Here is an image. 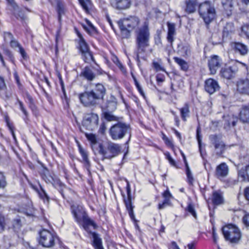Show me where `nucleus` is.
Returning <instances> with one entry per match:
<instances>
[{
  "instance_id": "nucleus-1",
  "label": "nucleus",
  "mask_w": 249,
  "mask_h": 249,
  "mask_svg": "<svg viewBox=\"0 0 249 249\" xmlns=\"http://www.w3.org/2000/svg\"><path fill=\"white\" fill-rule=\"evenodd\" d=\"M137 57H139V54L145 51V49L149 46L150 37L149 22L145 20L142 23L135 32Z\"/></svg>"
},
{
  "instance_id": "nucleus-2",
  "label": "nucleus",
  "mask_w": 249,
  "mask_h": 249,
  "mask_svg": "<svg viewBox=\"0 0 249 249\" xmlns=\"http://www.w3.org/2000/svg\"><path fill=\"white\" fill-rule=\"evenodd\" d=\"M121 31V35L123 38H128L131 36L132 31L139 28L141 25V20L139 17L130 16L123 18L118 21Z\"/></svg>"
},
{
  "instance_id": "nucleus-3",
  "label": "nucleus",
  "mask_w": 249,
  "mask_h": 249,
  "mask_svg": "<svg viewBox=\"0 0 249 249\" xmlns=\"http://www.w3.org/2000/svg\"><path fill=\"white\" fill-rule=\"evenodd\" d=\"M130 130V125L119 122L112 126L109 129V134L114 140L123 138Z\"/></svg>"
},
{
  "instance_id": "nucleus-4",
  "label": "nucleus",
  "mask_w": 249,
  "mask_h": 249,
  "mask_svg": "<svg viewBox=\"0 0 249 249\" xmlns=\"http://www.w3.org/2000/svg\"><path fill=\"white\" fill-rule=\"evenodd\" d=\"M209 139L213 147V154L218 157H223L228 146L222 140L221 137L211 135L209 136Z\"/></svg>"
},
{
  "instance_id": "nucleus-5",
  "label": "nucleus",
  "mask_w": 249,
  "mask_h": 249,
  "mask_svg": "<svg viewBox=\"0 0 249 249\" xmlns=\"http://www.w3.org/2000/svg\"><path fill=\"white\" fill-rule=\"evenodd\" d=\"M199 13L205 22L208 24L215 18V9L209 2L205 1L199 5Z\"/></svg>"
},
{
  "instance_id": "nucleus-6",
  "label": "nucleus",
  "mask_w": 249,
  "mask_h": 249,
  "mask_svg": "<svg viewBox=\"0 0 249 249\" xmlns=\"http://www.w3.org/2000/svg\"><path fill=\"white\" fill-rule=\"evenodd\" d=\"M223 233L226 240L231 243H237L241 237L239 229L234 225L229 224L223 228Z\"/></svg>"
},
{
  "instance_id": "nucleus-7",
  "label": "nucleus",
  "mask_w": 249,
  "mask_h": 249,
  "mask_svg": "<svg viewBox=\"0 0 249 249\" xmlns=\"http://www.w3.org/2000/svg\"><path fill=\"white\" fill-rule=\"evenodd\" d=\"M39 243L45 248H51L54 245L55 236L50 231L43 230L40 233Z\"/></svg>"
},
{
  "instance_id": "nucleus-8",
  "label": "nucleus",
  "mask_w": 249,
  "mask_h": 249,
  "mask_svg": "<svg viewBox=\"0 0 249 249\" xmlns=\"http://www.w3.org/2000/svg\"><path fill=\"white\" fill-rule=\"evenodd\" d=\"M79 98L81 103L86 107L93 106L97 104L98 100L94 92L91 90L80 94Z\"/></svg>"
},
{
  "instance_id": "nucleus-9",
  "label": "nucleus",
  "mask_w": 249,
  "mask_h": 249,
  "mask_svg": "<svg viewBox=\"0 0 249 249\" xmlns=\"http://www.w3.org/2000/svg\"><path fill=\"white\" fill-rule=\"evenodd\" d=\"M99 118L97 114L90 113L87 114L83 121V126L87 129L93 130L98 125Z\"/></svg>"
},
{
  "instance_id": "nucleus-10",
  "label": "nucleus",
  "mask_w": 249,
  "mask_h": 249,
  "mask_svg": "<svg viewBox=\"0 0 249 249\" xmlns=\"http://www.w3.org/2000/svg\"><path fill=\"white\" fill-rule=\"evenodd\" d=\"M78 36L80 37L79 48L83 55V59L86 62H89L93 60V56L84 39L80 34H78Z\"/></svg>"
},
{
  "instance_id": "nucleus-11",
  "label": "nucleus",
  "mask_w": 249,
  "mask_h": 249,
  "mask_svg": "<svg viewBox=\"0 0 249 249\" xmlns=\"http://www.w3.org/2000/svg\"><path fill=\"white\" fill-rule=\"evenodd\" d=\"M237 91L240 94L249 95V79L242 78L236 84Z\"/></svg>"
},
{
  "instance_id": "nucleus-12",
  "label": "nucleus",
  "mask_w": 249,
  "mask_h": 249,
  "mask_svg": "<svg viewBox=\"0 0 249 249\" xmlns=\"http://www.w3.org/2000/svg\"><path fill=\"white\" fill-rule=\"evenodd\" d=\"M218 82L212 78L206 80L205 82V89L210 94H212L219 89Z\"/></svg>"
},
{
  "instance_id": "nucleus-13",
  "label": "nucleus",
  "mask_w": 249,
  "mask_h": 249,
  "mask_svg": "<svg viewBox=\"0 0 249 249\" xmlns=\"http://www.w3.org/2000/svg\"><path fill=\"white\" fill-rule=\"evenodd\" d=\"M220 67V60L217 55H213L209 61V67L212 74L216 73L217 70Z\"/></svg>"
},
{
  "instance_id": "nucleus-14",
  "label": "nucleus",
  "mask_w": 249,
  "mask_h": 249,
  "mask_svg": "<svg viewBox=\"0 0 249 249\" xmlns=\"http://www.w3.org/2000/svg\"><path fill=\"white\" fill-rule=\"evenodd\" d=\"M121 146L119 144L110 143L107 146V150L110 153L107 156L108 159H111L116 156L121 151Z\"/></svg>"
},
{
  "instance_id": "nucleus-15",
  "label": "nucleus",
  "mask_w": 249,
  "mask_h": 249,
  "mask_svg": "<svg viewBox=\"0 0 249 249\" xmlns=\"http://www.w3.org/2000/svg\"><path fill=\"white\" fill-rule=\"evenodd\" d=\"M229 172V168L227 164L223 162L216 167L215 174L218 178L226 177Z\"/></svg>"
},
{
  "instance_id": "nucleus-16",
  "label": "nucleus",
  "mask_w": 249,
  "mask_h": 249,
  "mask_svg": "<svg viewBox=\"0 0 249 249\" xmlns=\"http://www.w3.org/2000/svg\"><path fill=\"white\" fill-rule=\"evenodd\" d=\"M168 34L167 39L168 41L171 44L174 41V37L176 34V25L175 23L167 22Z\"/></svg>"
},
{
  "instance_id": "nucleus-17",
  "label": "nucleus",
  "mask_w": 249,
  "mask_h": 249,
  "mask_svg": "<svg viewBox=\"0 0 249 249\" xmlns=\"http://www.w3.org/2000/svg\"><path fill=\"white\" fill-rule=\"evenodd\" d=\"M113 4L116 9L123 10L128 8L131 2L130 0H115Z\"/></svg>"
},
{
  "instance_id": "nucleus-18",
  "label": "nucleus",
  "mask_w": 249,
  "mask_h": 249,
  "mask_svg": "<svg viewBox=\"0 0 249 249\" xmlns=\"http://www.w3.org/2000/svg\"><path fill=\"white\" fill-rule=\"evenodd\" d=\"M91 91L94 92L98 100L103 99L106 93V89L104 86L101 84H97L96 85L95 89Z\"/></svg>"
},
{
  "instance_id": "nucleus-19",
  "label": "nucleus",
  "mask_w": 249,
  "mask_h": 249,
  "mask_svg": "<svg viewBox=\"0 0 249 249\" xmlns=\"http://www.w3.org/2000/svg\"><path fill=\"white\" fill-rule=\"evenodd\" d=\"M238 177L242 181L249 182V165L242 168L238 171Z\"/></svg>"
},
{
  "instance_id": "nucleus-20",
  "label": "nucleus",
  "mask_w": 249,
  "mask_h": 249,
  "mask_svg": "<svg viewBox=\"0 0 249 249\" xmlns=\"http://www.w3.org/2000/svg\"><path fill=\"white\" fill-rule=\"evenodd\" d=\"M222 4L225 14L228 16H230L233 9V0H222Z\"/></svg>"
},
{
  "instance_id": "nucleus-21",
  "label": "nucleus",
  "mask_w": 249,
  "mask_h": 249,
  "mask_svg": "<svg viewBox=\"0 0 249 249\" xmlns=\"http://www.w3.org/2000/svg\"><path fill=\"white\" fill-rule=\"evenodd\" d=\"M232 47L236 52L239 53L241 55L246 54L248 51L247 46L240 42L233 43Z\"/></svg>"
},
{
  "instance_id": "nucleus-22",
  "label": "nucleus",
  "mask_w": 249,
  "mask_h": 249,
  "mask_svg": "<svg viewBox=\"0 0 249 249\" xmlns=\"http://www.w3.org/2000/svg\"><path fill=\"white\" fill-rule=\"evenodd\" d=\"M93 241V245L95 249H104L102 244L101 238L99 235L95 232H91Z\"/></svg>"
},
{
  "instance_id": "nucleus-23",
  "label": "nucleus",
  "mask_w": 249,
  "mask_h": 249,
  "mask_svg": "<svg viewBox=\"0 0 249 249\" xmlns=\"http://www.w3.org/2000/svg\"><path fill=\"white\" fill-rule=\"evenodd\" d=\"M79 152L82 157L85 166L89 170L90 167V162L88 159V155L86 150L83 149L80 145L78 146Z\"/></svg>"
},
{
  "instance_id": "nucleus-24",
  "label": "nucleus",
  "mask_w": 249,
  "mask_h": 249,
  "mask_svg": "<svg viewBox=\"0 0 249 249\" xmlns=\"http://www.w3.org/2000/svg\"><path fill=\"white\" fill-rule=\"evenodd\" d=\"M72 213L74 216V217L76 221L79 224H81L82 220L86 216V213L84 211L78 209H76V210H73L72 211Z\"/></svg>"
},
{
  "instance_id": "nucleus-25",
  "label": "nucleus",
  "mask_w": 249,
  "mask_h": 249,
  "mask_svg": "<svg viewBox=\"0 0 249 249\" xmlns=\"http://www.w3.org/2000/svg\"><path fill=\"white\" fill-rule=\"evenodd\" d=\"M200 2L199 0H188L186 1V10L189 13H193L196 10L197 4Z\"/></svg>"
},
{
  "instance_id": "nucleus-26",
  "label": "nucleus",
  "mask_w": 249,
  "mask_h": 249,
  "mask_svg": "<svg viewBox=\"0 0 249 249\" xmlns=\"http://www.w3.org/2000/svg\"><path fill=\"white\" fill-rule=\"evenodd\" d=\"M240 119L243 123L249 122V108L245 107L240 111Z\"/></svg>"
},
{
  "instance_id": "nucleus-27",
  "label": "nucleus",
  "mask_w": 249,
  "mask_h": 249,
  "mask_svg": "<svg viewBox=\"0 0 249 249\" xmlns=\"http://www.w3.org/2000/svg\"><path fill=\"white\" fill-rule=\"evenodd\" d=\"M42 178L47 182L53 183L54 181L53 177L50 174L49 171L46 168H44L41 173Z\"/></svg>"
},
{
  "instance_id": "nucleus-28",
  "label": "nucleus",
  "mask_w": 249,
  "mask_h": 249,
  "mask_svg": "<svg viewBox=\"0 0 249 249\" xmlns=\"http://www.w3.org/2000/svg\"><path fill=\"white\" fill-rule=\"evenodd\" d=\"M213 202L215 205H220L223 202L222 195L220 192H214L213 194Z\"/></svg>"
},
{
  "instance_id": "nucleus-29",
  "label": "nucleus",
  "mask_w": 249,
  "mask_h": 249,
  "mask_svg": "<svg viewBox=\"0 0 249 249\" xmlns=\"http://www.w3.org/2000/svg\"><path fill=\"white\" fill-rule=\"evenodd\" d=\"M220 73L223 77L227 79H230L233 76V72L231 68H222Z\"/></svg>"
},
{
  "instance_id": "nucleus-30",
  "label": "nucleus",
  "mask_w": 249,
  "mask_h": 249,
  "mask_svg": "<svg viewBox=\"0 0 249 249\" xmlns=\"http://www.w3.org/2000/svg\"><path fill=\"white\" fill-rule=\"evenodd\" d=\"M82 75L87 80L92 81L95 78V75L92 71L88 67L84 68L82 72Z\"/></svg>"
},
{
  "instance_id": "nucleus-31",
  "label": "nucleus",
  "mask_w": 249,
  "mask_h": 249,
  "mask_svg": "<svg viewBox=\"0 0 249 249\" xmlns=\"http://www.w3.org/2000/svg\"><path fill=\"white\" fill-rule=\"evenodd\" d=\"M181 116L184 121H186V118L189 117L190 113L189 106L188 104H186L180 109Z\"/></svg>"
},
{
  "instance_id": "nucleus-32",
  "label": "nucleus",
  "mask_w": 249,
  "mask_h": 249,
  "mask_svg": "<svg viewBox=\"0 0 249 249\" xmlns=\"http://www.w3.org/2000/svg\"><path fill=\"white\" fill-rule=\"evenodd\" d=\"M174 59L175 62L180 67L182 70L186 71L188 70V65L185 61L181 58L177 57H174Z\"/></svg>"
},
{
  "instance_id": "nucleus-33",
  "label": "nucleus",
  "mask_w": 249,
  "mask_h": 249,
  "mask_svg": "<svg viewBox=\"0 0 249 249\" xmlns=\"http://www.w3.org/2000/svg\"><path fill=\"white\" fill-rule=\"evenodd\" d=\"M125 204L126 209L128 211L130 217L132 219L135 220V216L133 210V207L132 205L131 201L130 198H128L127 200H125Z\"/></svg>"
},
{
  "instance_id": "nucleus-34",
  "label": "nucleus",
  "mask_w": 249,
  "mask_h": 249,
  "mask_svg": "<svg viewBox=\"0 0 249 249\" xmlns=\"http://www.w3.org/2000/svg\"><path fill=\"white\" fill-rule=\"evenodd\" d=\"M83 225V227L85 230H87V227L88 226H94V222L91 220L86 215V216L82 220L81 224Z\"/></svg>"
},
{
  "instance_id": "nucleus-35",
  "label": "nucleus",
  "mask_w": 249,
  "mask_h": 249,
  "mask_svg": "<svg viewBox=\"0 0 249 249\" xmlns=\"http://www.w3.org/2000/svg\"><path fill=\"white\" fill-rule=\"evenodd\" d=\"M104 115L105 118L108 121H118V118L109 111L105 112Z\"/></svg>"
},
{
  "instance_id": "nucleus-36",
  "label": "nucleus",
  "mask_w": 249,
  "mask_h": 249,
  "mask_svg": "<svg viewBox=\"0 0 249 249\" xmlns=\"http://www.w3.org/2000/svg\"><path fill=\"white\" fill-rule=\"evenodd\" d=\"M186 173L188 182L190 184L192 185L194 182V178L188 165H187V167H186Z\"/></svg>"
},
{
  "instance_id": "nucleus-37",
  "label": "nucleus",
  "mask_w": 249,
  "mask_h": 249,
  "mask_svg": "<svg viewBox=\"0 0 249 249\" xmlns=\"http://www.w3.org/2000/svg\"><path fill=\"white\" fill-rule=\"evenodd\" d=\"M234 30L233 24L232 23H229L227 24L225 26L223 30L224 34L228 35L230 33H232Z\"/></svg>"
},
{
  "instance_id": "nucleus-38",
  "label": "nucleus",
  "mask_w": 249,
  "mask_h": 249,
  "mask_svg": "<svg viewBox=\"0 0 249 249\" xmlns=\"http://www.w3.org/2000/svg\"><path fill=\"white\" fill-rule=\"evenodd\" d=\"M117 102L115 101H108L107 102V105L106 106L107 109L108 111H113L116 108Z\"/></svg>"
},
{
  "instance_id": "nucleus-39",
  "label": "nucleus",
  "mask_w": 249,
  "mask_h": 249,
  "mask_svg": "<svg viewBox=\"0 0 249 249\" xmlns=\"http://www.w3.org/2000/svg\"><path fill=\"white\" fill-rule=\"evenodd\" d=\"M87 139L92 144H95L97 142V139L95 135L92 133H86Z\"/></svg>"
},
{
  "instance_id": "nucleus-40",
  "label": "nucleus",
  "mask_w": 249,
  "mask_h": 249,
  "mask_svg": "<svg viewBox=\"0 0 249 249\" xmlns=\"http://www.w3.org/2000/svg\"><path fill=\"white\" fill-rule=\"evenodd\" d=\"M201 132V129L199 126H198L196 130V138L198 143L199 145V149L200 152L201 156H202V152H201V136L200 135Z\"/></svg>"
},
{
  "instance_id": "nucleus-41",
  "label": "nucleus",
  "mask_w": 249,
  "mask_h": 249,
  "mask_svg": "<svg viewBox=\"0 0 249 249\" xmlns=\"http://www.w3.org/2000/svg\"><path fill=\"white\" fill-rule=\"evenodd\" d=\"M224 120L227 123L228 126L231 125V123L232 126H234L235 125V121L233 117L230 116L229 115L224 116Z\"/></svg>"
},
{
  "instance_id": "nucleus-42",
  "label": "nucleus",
  "mask_w": 249,
  "mask_h": 249,
  "mask_svg": "<svg viewBox=\"0 0 249 249\" xmlns=\"http://www.w3.org/2000/svg\"><path fill=\"white\" fill-rule=\"evenodd\" d=\"M18 7L16 9H14L15 10L14 12V15L17 18H20L21 20L25 19L26 17L24 14L20 11H17V10L18 9Z\"/></svg>"
},
{
  "instance_id": "nucleus-43",
  "label": "nucleus",
  "mask_w": 249,
  "mask_h": 249,
  "mask_svg": "<svg viewBox=\"0 0 249 249\" xmlns=\"http://www.w3.org/2000/svg\"><path fill=\"white\" fill-rule=\"evenodd\" d=\"M187 211L189 212L195 218H196V213L195 210L194 206L192 204H189L187 208Z\"/></svg>"
},
{
  "instance_id": "nucleus-44",
  "label": "nucleus",
  "mask_w": 249,
  "mask_h": 249,
  "mask_svg": "<svg viewBox=\"0 0 249 249\" xmlns=\"http://www.w3.org/2000/svg\"><path fill=\"white\" fill-rule=\"evenodd\" d=\"M242 34L249 38V25H244L242 27Z\"/></svg>"
},
{
  "instance_id": "nucleus-45",
  "label": "nucleus",
  "mask_w": 249,
  "mask_h": 249,
  "mask_svg": "<svg viewBox=\"0 0 249 249\" xmlns=\"http://www.w3.org/2000/svg\"><path fill=\"white\" fill-rule=\"evenodd\" d=\"M98 148H99V153L103 155V156L105 158H107V156L108 155V154L107 151H106L103 145L101 144H99L98 145Z\"/></svg>"
},
{
  "instance_id": "nucleus-46",
  "label": "nucleus",
  "mask_w": 249,
  "mask_h": 249,
  "mask_svg": "<svg viewBox=\"0 0 249 249\" xmlns=\"http://www.w3.org/2000/svg\"><path fill=\"white\" fill-rule=\"evenodd\" d=\"M6 225V220L4 216L0 215V232L3 231Z\"/></svg>"
},
{
  "instance_id": "nucleus-47",
  "label": "nucleus",
  "mask_w": 249,
  "mask_h": 249,
  "mask_svg": "<svg viewBox=\"0 0 249 249\" xmlns=\"http://www.w3.org/2000/svg\"><path fill=\"white\" fill-rule=\"evenodd\" d=\"M163 197L165 198L164 200H167L168 202H169L170 199L172 197V195L168 190H166L162 194Z\"/></svg>"
},
{
  "instance_id": "nucleus-48",
  "label": "nucleus",
  "mask_w": 249,
  "mask_h": 249,
  "mask_svg": "<svg viewBox=\"0 0 249 249\" xmlns=\"http://www.w3.org/2000/svg\"><path fill=\"white\" fill-rule=\"evenodd\" d=\"M134 82H135V84L138 90H139V92L143 97H145V95H144V92L143 91L139 82H138V81L137 80V79L135 78H134Z\"/></svg>"
},
{
  "instance_id": "nucleus-49",
  "label": "nucleus",
  "mask_w": 249,
  "mask_h": 249,
  "mask_svg": "<svg viewBox=\"0 0 249 249\" xmlns=\"http://www.w3.org/2000/svg\"><path fill=\"white\" fill-rule=\"evenodd\" d=\"M13 36L11 33H9V32L4 33V39L5 41H6V42H7L9 41H11V40H13Z\"/></svg>"
},
{
  "instance_id": "nucleus-50",
  "label": "nucleus",
  "mask_w": 249,
  "mask_h": 249,
  "mask_svg": "<svg viewBox=\"0 0 249 249\" xmlns=\"http://www.w3.org/2000/svg\"><path fill=\"white\" fill-rule=\"evenodd\" d=\"M6 185L5 178L4 175L0 173V188H3Z\"/></svg>"
},
{
  "instance_id": "nucleus-51",
  "label": "nucleus",
  "mask_w": 249,
  "mask_h": 249,
  "mask_svg": "<svg viewBox=\"0 0 249 249\" xmlns=\"http://www.w3.org/2000/svg\"><path fill=\"white\" fill-rule=\"evenodd\" d=\"M21 226V222L20 219L17 218L14 220L13 227L16 229H19Z\"/></svg>"
},
{
  "instance_id": "nucleus-52",
  "label": "nucleus",
  "mask_w": 249,
  "mask_h": 249,
  "mask_svg": "<svg viewBox=\"0 0 249 249\" xmlns=\"http://www.w3.org/2000/svg\"><path fill=\"white\" fill-rule=\"evenodd\" d=\"M153 65L156 71H164V69L158 62L154 61L153 63Z\"/></svg>"
},
{
  "instance_id": "nucleus-53",
  "label": "nucleus",
  "mask_w": 249,
  "mask_h": 249,
  "mask_svg": "<svg viewBox=\"0 0 249 249\" xmlns=\"http://www.w3.org/2000/svg\"><path fill=\"white\" fill-rule=\"evenodd\" d=\"M80 4L83 8V9L86 11L88 12L89 11V8L88 6V2H85L84 0H78Z\"/></svg>"
},
{
  "instance_id": "nucleus-54",
  "label": "nucleus",
  "mask_w": 249,
  "mask_h": 249,
  "mask_svg": "<svg viewBox=\"0 0 249 249\" xmlns=\"http://www.w3.org/2000/svg\"><path fill=\"white\" fill-rule=\"evenodd\" d=\"M10 45L11 47L13 48H15L17 47H18L19 48L20 47H21V45L18 43V42L17 41H16L13 39L10 41Z\"/></svg>"
},
{
  "instance_id": "nucleus-55",
  "label": "nucleus",
  "mask_w": 249,
  "mask_h": 249,
  "mask_svg": "<svg viewBox=\"0 0 249 249\" xmlns=\"http://www.w3.org/2000/svg\"><path fill=\"white\" fill-rule=\"evenodd\" d=\"M4 52L5 54L9 57V58L10 59V60L12 62H13L14 57H13V54H12V53L8 49H4Z\"/></svg>"
},
{
  "instance_id": "nucleus-56",
  "label": "nucleus",
  "mask_w": 249,
  "mask_h": 249,
  "mask_svg": "<svg viewBox=\"0 0 249 249\" xmlns=\"http://www.w3.org/2000/svg\"><path fill=\"white\" fill-rule=\"evenodd\" d=\"M18 49H19V52L22 55V57L24 59H26L27 58V55H26V53L24 49H23V48L21 46V47H20Z\"/></svg>"
},
{
  "instance_id": "nucleus-57",
  "label": "nucleus",
  "mask_w": 249,
  "mask_h": 249,
  "mask_svg": "<svg viewBox=\"0 0 249 249\" xmlns=\"http://www.w3.org/2000/svg\"><path fill=\"white\" fill-rule=\"evenodd\" d=\"M18 103H19V107H20V109L21 110V111L23 112V113H24V114L25 115V116H27L28 115V112L26 110L25 108H24V107H23V103L20 101H18Z\"/></svg>"
},
{
  "instance_id": "nucleus-58",
  "label": "nucleus",
  "mask_w": 249,
  "mask_h": 249,
  "mask_svg": "<svg viewBox=\"0 0 249 249\" xmlns=\"http://www.w3.org/2000/svg\"><path fill=\"white\" fill-rule=\"evenodd\" d=\"M243 221L246 225L249 226V214H247L243 217Z\"/></svg>"
},
{
  "instance_id": "nucleus-59",
  "label": "nucleus",
  "mask_w": 249,
  "mask_h": 249,
  "mask_svg": "<svg viewBox=\"0 0 249 249\" xmlns=\"http://www.w3.org/2000/svg\"><path fill=\"white\" fill-rule=\"evenodd\" d=\"M5 87L6 85L3 78L0 77V90L3 89Z\"/></svg>"
},
{
  "instance_id": "nucleus-60",
  "label": "nucleus",
  "mask_w": 249,
  "mask_h": 249,
  "mask_svg": "<svg viewBox=\"0 0 249 249\" xmlns=\"http://www.w3.org/2000/svg\"><path fill=\"white\" fill-rule=\"evenodd\" d=\"M9 4L14 9H16L18 8V5L15 3L14 0H6Z\"/></svg>"
},
{
  "instance_id": "nucleus-61",
  "label": "nucleus",
  "mask_w": 249,
  "mask_h": 249,
  "mask_svg": "<svg viewBox=\"0 0 249 249\" xmlns=\"http://www.w3.org/2000/svg\"><path fill=\"white\" fill-rule=\"evenodd\" d=\"M213 240L215 244H217V237L215 232V229L214 228H213Z\"/></svg>"
},
{
  "instance_id": "nucleus-62",
  "label": "nucleus",
  "mask_w": 249,
  "mask_h": 249,
  "mask_svg": "<svg viewBox=\"0 0 249 249\" xmlns=\"http://www.w3.org/2000/svg\"><path fill=\"white\" fill-rule=\"evenodd\" d=\"M169 202L167 201V200H164L162 203H160L158 205V207L159 209H162L164 208L165 206L168 204Z\"/></svg>"
},
{
  "instance_id": "nucleus-63",
  "label": "nucleus",
  "mask_w": 249,
  "mask_h": 249,
  "mask_svg": "<svg viewBox=\"0 0 249 249\" xmlns=\"http://www.w3.org/2000/svg\"><path fill=\"white\" fill-rule=\"evenodd\" d=\"M106 129V125L104 124H102L100 127L99 131L102 133L104 134Z\"/></svg>"
},
{
  "instance_id": "nucleus-64",
  "label": "nucleus",
  "mask_w": 249,
  "mask_h": 249,
  "mask_svg": "<svg viewBox=\"0 0 249 249\" xmlns=\"http://www.w3.org/2000/svg\"><path fill=\"white\" fill-rule=\"evenodd\" d=\"M245 196L248 200H249V187L245 190Z\"/></svg>"
}]
</instances>
